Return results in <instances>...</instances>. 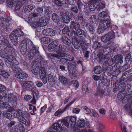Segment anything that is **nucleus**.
Wrapping results in <instances>:
<instances>
[{
  "mask_svg": "<svg viewBox=\"0 0 132 132\" xmlns=\"http://www.w3.org/2000/svg\"><path fill=\"white\" fill-rule=\"evenodd\" d=\"M76 118L74 116L68 117L65 119H62L58 120L57 122L55 123L54 127L56 128H59V129L64 130L66 129L64 128V126L68 127L70 125L71 126H73L76 124Z\"/></svg>",
  "mask_w": 132,
  "mask_h": 132,
  "instance_id": "f257e3e1",
  "label": "nucleus"
},
{
  "mask_svg": "<svg viewBox=\"0 0 132 132\" xmlns=\"http://www.w3.org/2000/svg\"><path fill=\"white\" fill-rule=\"evenodd\" d=\"M0 40V51H3L6 54H11L14 51V49L10 44L6 38L2 36Z\"/></svg>",
  "mask_w": 132,
  "mask_h": 132,
  "instance_id": "f03ea898",
  "label": "nucleus"
},
{
  "mask_svg": "<svg viewBox=\"0 0 132 132\" xmlns=\"http://www.w3.org/2000/svg\"><path fill=\"white\" fill-rule=\"evenodd\" d=\"M123 58V57L122 55H118L114 56L112 58L109 59L108 61H106L104 63L103 70L105 72L108 68L109 67H111L116 62H118L121 64L122 63Z\"/></svg>",
  "mask_w": 132,
  "mask_h": 132,
  "instance_id": "7ed1b4c3",
  "label": "nucleus"
},
{
  "mask_svg": "<svg viewBox=\"0 0 132 132\" xmlns=\"http://www.w3.org/2000/svg\"><path fill=\"white\" fill-rule=\"evenodd\" d=\"M66 57V61L68 62L69 61V62H71L72 63H75L76 61L74 60L75 58L73 56L70 55H67L65 53H62L60 54L59 55L56 54L54 53H50L48 55V57L49 59H52L51 57H54L57 59H59L60 57Z\"/></svg>",
  "mask_w": 132,
  "mask_h": 132,
  "instance_id": "20e7f679",
  "label": "nucleus"
},
{
  "mask_svg": "<svg viewBox=\"0 0 132 132\" xmlns=\"http://www.w3.org/2000/svg\"><path fill=\"white\" fill-rule=\"evenodd\" d=\"M115 37V33L113 31H111L102 36L101 40L105 43V45L107 46L111 43Z\"/></svg>",
  "mask_w": 132,
  "mask_h": 132,
  "instance_id": "39448f33",
  "label": "nucleus"
},
{
  "mask_svg": "<svg viewBox=\"0 0 132 132\" xmlns=\"http://www.w3.org/2000/svg\"><path fill=\"white\" fill-rule=\"evenodd\" d=\"M97 57L94 58V60H96L97 59L98 60L101 62L102 61H105L103 63V65L105 62L106 61H108V60L110 58V55L109 53L107 54L105 53L104 51H102L100 52L97 55ZM104 71V70H103Z\"/></svg>",
  "mask_w": 132,
  "mask_h": 132,
  "instance_id": "423d86ee",
  "label": "nucleus"
},
{
  "mask_svg": "<svg viewBox=\"0 0 132 132\" xmlns=\"http://www.w3.org/2000/svg\"><path fill=\"white\" fill-rule=\"evenodd\" d=\"M11 19L7 17L5 18L1 17L0 18V24L3 29L7 28L9 26Z\"/></svg>",
  "mask_w": 132,
  "mask_h": 132,
  "instance_id": "0eeeda50",
  "label": "nucleus"
},
{
  "mask_svg": "<svg viewBox=\"0 0 132 132\" xmlns=\"http://www.w3.org/2000/svg\"><path fill=\"white\" fill-rule=\"evenodd\" d=\"M9 112H13V116L15 118H18L19 120H20L23 117H26V114L24 113H23L22 111L18 110L16 112H15L14 109L12 107H11L9 110Z\"/></svg>",
  "mask_w": 132,
  "mask_h": 132,
  "instance_id": "6e6552de",
  "label": "nucleus"
},
{
  "mask_svg": "<svg viewBox=\"0 0 132 132\" xmlns=\"http://www.w3.org/2000/svg\"><path fill=\"white\" fill-rule=\"evenodd\" d=\"M47 20L45 18L41 17L40 19L37 20H34V28L36 27L37 26L43 27L45 26L47 24Z\"/></svg>",
  "mask_w": 132,
  "mask_h": 132,
  "instance_id": "1a4fd4ad",
  "label": "nucleus"
},
{
  "mask_svg": "<svg viewBox=\"0 0 132 132\" xmlns=\"http://www.w3.org/2000/svg\"><path fill=\"white\" fill-rule=\"evenodd\" d=\"M52 18L53 22L56 23L59 26L62 27L64 26V23L59 16L55 13H53L52 16Z\"/></svg>",
  "mask_w": 132,
  "mask_h": 132,
  "instance_id": "9d476101",
  "label": "nucleus"
},
{
  "mask_svg": "<svg viewBox=\"0 0 132 132\" xmlns=\"http://www.w3.org/2000/svg\"><path fill=\"white\" fill-rule=\"evenodd\" d=\"M110 26L109 19H108L101 22L99 25L98 30H103L108 28Z\"/></svg>",
  "mask_w": 132,
  "mask_h": 132,
  "instance_id": "9b49d317",
  "label": "nucleus"
},
{
  "mask_svg": "<svg viewBox=\"0 0 132 132\" xmlns=\"http://www.w3.org/2000/svg\"><path fill=\"white\" fill-rule=\"evenodd\" d=\"M38 48L37 46H34V57L35 58V62H38L39 63L41 62V57L38 51Z\"/></svg>",
  "mask_w": 132,
  "mask_h": 132,
  "instance_id": "f8f14e48",
  "label": "nucleus"
},
{
  "mask_svg": "<svg viewBox=\"0 0 132 132\" xmlns=\"http://www.w3.org/2000/svg\"><path fill=\"white\" fill-rule=\"evenodd\" d=\"M54 52L56 53L57 55H59L62 52V51L65 52L66 51L65 48L64 46H63L61 44H59L56 46L54 49L52 50Z\"/></svg>",
  "mask_w": 132,
  "mask_h": 132,
  "instance_id": "ddd939ff",
  "label": "nucleus"
},
{
  "mask_svg": "<svg viewBox=\"0 0 132 132\" xmlns=\"http://www.w3.org/2000/svg\"><path fill=\"white\" fill-rule=\"evenodd\" d=\"M43 12V9L42 7H38L36 9V13H34V20H37L40 16H41V14Z\"/></svg>",
  "mask_w": 132,
  "mask_h": 132,
  "instance_id": "4468645a",
  "label": "nucleus"
},
{
  "mask_svg": "<svg viewBox=\"0 0 132 132\" xmlns=\"http://www.w3.org/2000/svg\"><path fill=\"white\" fill-rule=\"evenodd\" d=\"M12 62L8 61L6 62V64L7 67L13 69L15 71L17 70L19 71H21V69L16 64L13 63Z\"/></svg>",
  "mask_w": 132,
  "mask_h": 132,
  "instance_id": "2eb2a0df",
  "label": "nucleus"
},
{
  "mask_svg": "<svg viewBox=\"0 0 132 132\" xmlns=\"http://www.w3.org/2000/svg\"><path fill=\"white\" fill-rule=\"evenodd\" d=\"M52 2L57 6H63L64 7L69 8L68 4L65 1L63 0H52Z\"/></svg>",
  "mask_w": 132,
  "mask_h": 132,
  "instance_id": "dca6fc26",
  "label": "nucleus"
},
{
  "mask_svg": "<svg viewBox=\"0 0 132 132\" xmlns=\"http://www.w3.org/2000/svg\"><path fill=\"white\" fill-rule=\"evenodd\" d=\"M24 33L22 31L19 29H18L13 31L12 32L11 35V38L12 39V37L14 36V37H20L23 35Z\"/></svg>",
  "mask_w": 132,
  "mask_h": 132,
  "instance_id": "f3484780",
  "label": "nucleus"
},
{
  "mask_svg": "<svg viewBox=\"0 0 132 132\" xmlns=\"http://www.w3.org/2000/svg\"><path fill=\"white\" fill-rule=\"evenodd\" d=\"M79 24L77 23H75L74 22L71 21L70 25V29H72L74 34H76L77 31L80 28Z\"/></svg>",
  "mask_w": 132,
  "mask_h": 132,
  "instance_id": "a211bd4d",
  "label": "nucleus"
},
{
  "mask_svg": "<svg viewBox=\"0 0 132 132\" xmlns=\"http://www.w3.org/2000/svg\"><path fill=\"white\" fill-rule=\"evenodd\" d=\"M43 34L46 36H54L55 34L54 31L51 29H46L43 30Z\"/></svg>",
  "mask_w": 132,
  "mask_h": 132,
  "instance_id": "6ab92c4d",
  "label": "nucleus"
},
{
  "mask_svg": "<svg viewBox=\"0 0 132 132\" xmlns=\"http://www.w3.org/2000/svg\"><path fill=\"white\" fill-rule=\"evenodd\" d=\"M6 90L5 87L0 84V99L5 98V97L6 95Z\"/></svg>",
  "mask_w": 132,
  "mask_h": 132,
  "instance_id": "aec40b11",
  "label": "nucleus"
},
{
  "mask_svg": "<svg viewBox=\"0 0 132 132\" xmlns=\"http://www.w3.org/2000/svg\"><path fill=\"white\" fill-rule=\"evenodd\" d=\"M16 77L18 79H23L28 77V74L24 71H21L16 73Z\"/></svg>",
  "mask_w": 132,
  "mask_h": 132,
  "instance_id": "412c9836",
  "label": "nucleus"
},
{
  "mask_svg": "<svg viewBox=\"0 0 132 132\" xmlns=\"http://www.w3.org/2000/svg\"><path fill=\"white\" fill-rule=\"evenodd\" d=\"M27 43L26 40H23L21 42L20 45V49L21 52H24V53H25L27 49Z\"/></svg>",
  "mask_w": 132,
  "mask_h": 132,
  "instance_id": "4be33fe9",
  "label": "nucleus"
},
{
  "mask_svg": "<svg viewBox=\"0 0 132 132\" xmlns=\"http://www.w3.org/2000/svg\"><path fill=\"white\" fill-rule=\"evenodd\" d=\"M98 1V0H90L89 2V8L91 11H94L95 10L96 7L94 4L97 2Z\"/></svg>",
  "mask_w": 132,
  "mask_h": 132,
  "instance_id": "5701e85b",
  "label": "nucleus"
},
{
  "mask_svg": "<svg viewBox=\"0 0 132 132\" xmlns=\"http://www.w3.org/2000/svg\"><path fill=\"white\" fill-rule=\"evenodd\" d=\"M93 25L91 23H88L86 24L85 26L86 29L92 34H94L95 31V28Z\"/></svg>",
  "mask_w": 132,
  "mask_h": 132,
  "instance_id": "b1692460",
  "label": "nucleus"
},
{
  "mask_svg": "<svg viewBox=\"0 0 132 132\" xmlns=\"http://www.w3.org/2000/svg\"><path fill=\"white\" fill-rule=\"evenodd\" d=\"M32 82L30 81H25L22 85V88L24 89H27L31 86Z\"/></svg>",
  "mask_w": 132,
  "mask_h": 132,
  "instance_id": "393cba45",
  "label": "nucleus"
},
{
  "mask_svg": "<svg viewBox=\"0 0 132 132\" xmlns=\"http://www.w3.org/2000/svg\"><path fill=\"white\" fill-rule=\"evenodd\" d=\"M105 92V90H103L100 87L98 86L97 88L96 92L95 95L98 97H100V98H101Z\"/></svg>",
  "mask_w": 132,
  "mask_h": 132,
  "instance_id": "a878e982",
  "label": "nucleus"
},
{
  "mask_svg": "<svg viewBox=\"0 0 132 132\" xmlns=\"http://www.w3.org/2000/svg\"><path fill=\"white\" fill-rule=\"evenodd\" d=\"M93 47L95 50L98 49L100 50L101 48L102 49L103 48L102 46L101 43L97 41H96L94 42Z\"/></svg>",
  "mask_w": 132,
  "mask_h": 132,
  "instance_id": "bb28decb",
  "label": "nucleus"
},
{
  "mask_svg": "<svg viewBox=\"0 0 132 132\" xmlns=\"http://www.w3.org/2000/svg\"><path fill=\"white\" fill-rule=\"evenodd\" d=\"M111 67L112 66L110 67H109L108 68L107 70H109L110 71H114L115 73H117V74H119L120 73V70L117 67L116 64L114 65L111 68Z\"/></svg>",
  "mask_w": 132,
  "mask_h": 132,
  "instance_id": "cd10ccee",
  "label": "nucleus"
},
{
  "mask_svg": "<svg viewBox=\"0 0 132 132\" xmlns=\"http://www.w3.org/2000/svg\"><path fill=\"white\" fill-rule=\"evenodd\" d=\"M109 16L108 14L106 12L104 11H103L99 13L98 15V18L99 19L102 20L105 19L106 17Z\"/></svg>",
  "mask_w": 132,
  "mask_h": 132,
  "instance_id": "c85d7f7f",
  "label": "nucleus"
},
{
  "mask_svg": "<svg viewBox=\"0 0 132 132\" xmlns=\"http://www.w3.org/2000/svg\"><path fill=\"white\" fill-rule=\"evenodd\" d=\"M59 79L61 82L64 85H66L68 82V78L62 75L59 76Z\"/></svg>",
  "mask_w": 132,
  "mask_h": 132,
  "instance_id": "c756f323",
  "label": "nucleus"
},
{
  "mask_svg": "<svg viewBox=\"0 0 132 132\" xmlns=\"http://www.w3.org/2000/svg\"><path fill=\"white\" fill-rule=\"evenodd\" d=\"M62 42L65 44L69 46L71 44L70 40L66 36H63L62 37Z\"/></svg>",
  "mask_w": 132,
  "mask_h": 132,
  "instance_id": "7c9ffc66",
  "label": "nucleus"
},
{
  "mask_svg": "<svg viewBox=\"0 0 132 132\" xmlns=\"http://www.w3.org/2000/svg\"><path fill=\"white\" fill-rule=\"evenodd\" d=\"M100 80L102 83L104 85L108 86L110 84V81L104 78L103 76H101Z\"/></svg>",
  "mask_w": 132,
  "mask_h": 132,
  "instance_id": "2f4dec72",
  "label": "nucleus"
},
{
  "mask_svg": "<svg viewBox=\"0 0 132 132\" xmlns=\"http://www.w3.org/2000/svg\"><path fill=\"white\" fill-rule=\"evenodd\" d=\"M76 33L78 36L80 37H82L85 36V32L80 28L76 31Z\"/></svg>",
  "mask_w": 132,
  "mask_h": 132,
  "instance_id": "473e14b6",
  "label": "nucleus"
},
{
  "mask_svg": "<svg viewBox=\"0 0 132 132\" xmlns=\"http://www.w3.org/2000/svg\"><path fill=\"white\" fill-rule=\"evenodd\" d=\"M58 42L57 40H54L48 46V48L49 50L55 48L56 45H58Z\"/></svg>",
  "mask_w": 132,
  "mask_h": 132,
  "instance_id": "72a5a7b5",
  "label": "nucleus"
},
{
  "mask_svg": "<svg viewBox=\"0 0 132 132\" xmlns=\"http://www.w3.org/2000/svg\"><path fill=\"white\" fill-rule=\"evenodd\" d=\"M8 54L6 55H2V57L7 59L8 60V61L13 62V60L15 59L14 57L13 56L11 55L12 53L11 54Z\"/></svg>",
  "mask_w": 132,
  "mask_h": 132,
  "instance_id": "f704fd0d",
  "label": "nucleus"
},
{
  "mask_svg": "<svg viewBox=\"0 0 132 132\" xmlns=\"http://www.w3.org/2000/svg\"><path fill=\"white\" fill-rule=\"evenodd\" d=\"M72 44L75 48L77 49H78L79 48L80 44L79 43V41L77 38H75Z\"/></svg>",
  "mask_w": 132,
  "mask_h": 132,
  "instance_id": "c9c22d12",
  "label": "nucleus"
},
{
  "mask_svg": "<svg viewBox=\"0 0 132 132\" xmlns=\"http://www.w3.org/2000/svg\"><path fill=\"white\" fill-rule=\"evenodd\" d=\"M51 7L50 6L45 7V9L44 11L45 14V16H46L48 17H49L50 14L51 13Z\"/></svg>",
  "mask_w": 132,
  "mask_h": 132,
  "instance_id": "e433bc0d",
  "label": "nucleus"
},
{
  "mask_svg": "<svg viewBox=\"0 0 132 132\" xmlns=\"http://www.w3.org/2000/svg\"><path fill=\"white\" fill-rule=\"evenodd\" d=\"M54 123L53 125H52V131H48L47 132H61L62 131H63V130H60L61 129H59V128H58L57 127V128H56L55 127H54L53 126H54V125L55 123Z\"/></svg>",
  "mask_w": 132,
  "mask_h": 132,
  "instance_id": "4c0bfd02",
  "label": "nucleus"
},
{
  "mask_svg": "<svg viewBox=\"0 0 132 132\" xmlns=\"http://www.w3.org/2000/svg\"><path fill=\"white\" fill-rule=\"evenodd\" d=\"M24 3L23 0H19L17 1L15 8L16 10L19 9Z\"/></svg>",
  "mask_w": 132,
  "mask_h": 132,
  "instance_id": "58836bf2",
  "label": "nucleus"
},
{
  "mask_svg": "<svg viewBox=\"0 0 132 132\" xmlns=\"http://www.w3.org/2000/svg\"><path fill=\"white\" fill-rule=\"evenodd\" d=\"M48 79L49 82H54L56 79L55 76L53 73H51L48 75Z\"/></svg>",
  "mask_w": 132,
  "mask_h": 132,
  "instance_id": "ea45409f",
  "label": "nucleus"
},
{
  "mask_svg": "<svg viewBox=\"0 0 132 132\" xmlns=\"http://www.w3.org/2000/svg\"><path fill=\"white\" fill-rule=\"evenodd\" d=\"M33 9V5H31L25 6L24 8V11L25 13H28L31 11Z\"/></svg>",
  "mask_w": 132,
  "mask_h": 132,
  "instance_id": "a19ab883",
  "label": "nucleus"
},
{
  "mask_svg": "<svg viewBox=\"0 0 132 132\" xmlns=\"http://www.w3.org/2000/svg\"><path fill=\"white\" fill-rule=\"evenodd\" d=\"M79 42L82 49L84 50H86L88 47V46L85 41L83 40H80Z\"/></svg>",
  "mask_w": 132,
  "mask_h": 132,
  "instance_id": "79ce46f5",
  "label": "nucleus"
},
{
  "mask_svg": "<svg viewBox=\"0 0 132 132\" xmlns=\"http://www.w3.org/2000/svg\"><path fill=\"white\" fill-rule=\"evenodd\" d=\"M85 121L84 119H80L78 121V125L79 128H84L85 126Z\"/></svg>",
  "mask_w": 132,
  "mask_h": 132,
  "instance_id": "37998d69",
  "label": "nucleus"
},
{
  "mask_svg": "<svg viewBox=\"0 0 132 132\" xmlns=\"http://www.w3.org/2000/svg\"><path fill=\"white\" fill-rule=\"evenodd\" d=\"M89 21L90 23L92 24H94L96 23L97 21V18L96 16L95 15H92L89 19Z\"/></svg>",
  "mask_w": 132,
  "mask_h": 132,
  "instance_id": "c03bdc74",
  "label": "nucleus"
},
{
  "mask_svg": "<svg viewBox=\"0 0 132 132\" xmlns=\"http://www.w3.org/2000/svg\"><path fill=\"white\" fill-rule=\"evenodd\" d=\"M39 74L40 76L46 75V70L44 68L42 67H40V68Z\"/></svg>",
  "mask_w": 132,
  "mask_h": 132,
  "instance_id": "a18cd8bd",
  "label": "nucleus"
},
{
  "mask_svg": "<svg viewBox=\"0 0 132 132\" xmlns=\"http://www.w3.org/2000/svg\"><path fill=\"white\" fill-rule=\"evenodd\" d=\"M11 35H10L9 38L11 40L12 42L13 43V44L15 46L17 45L18 42V38L17 37H14V36L12 37V39L11 38Z\"/></svg>",
  "mask_w": 132,
  "mask_h": 132,
  "instance_id": "49530a36",
  "label": "nucleus"
},
{
  "mask_svg": "<svg viewBox=\"0 0 132 132\" xmlns=\"http://www.w3.org/2000/svg\"><path fill=\"white\" fill-rule=\"evenodd\" d=\"M102 70V69L101 67L100 66H97L94 68V71L95 74H98L101 72Z\"/></svg>",
  "mask_w": 132,
  "mask_h": 132,
  "instance_id": "de8ad7c7",
  "label": "nucleus"
},
{
  "mask_svg": "<svg viewBox=\"0 0 132 132\" xmlns=\"http://www.w3.org/2000/svg\"><path fill=\"white\" fill-rule=\"evenodd\" d=\"M40 39L42 43L45 44L48 43L51 41L50 39L48 37H44Z\"/></svg>",
  "mask_w": 132,
  "mask_h": 132,
  "instance_id": "09e8293b",
  "label": "nucleus"
},
{
  "mask_svg": "<svg viewBox=\"0 0 132 132\" xmlns=\"http://www.w3.org/2000/svg\"><path fill=\"white\" fill-rule=\"evenodd\" d=\"M62 18L64 22L66 23H68L70 22V19L66 14L62 16Z\"/></svg>",
  "mask_w": 132,
  "mask_h": 132,
  "instance_id": "8fccbe9b",
  "label": "nucleus"
},
{
  "mask_svg": "<svg viewBox=\"0 0 132 132\" xmlns=\"http://www.w3.org/2000/svg\"><path fill=\"white\" fill-rule=\"evenodd\" d=\"M76 65V62H75V63H72L71 62H68V66L69 71V70H71L72 69H73L74 67H75Z\"/></svg>",
  "mask_w": 132,
  "mask_h": 132,
  "instance_id": "3c124183",
  "label": "nucleus"
},
{
  "mask_svg": "<svg viewBox=\"0 0 132 132\" xmlns=\"http://www.w3.org/2000/svg\"><path fill=\"white\" fill-rule=\"evenodd\" d=\"M105 7V5L104 4L102 3H100L98 4L96 6L97 10L98 11H100L101 10L103 9Z\"/></svg>",
  "mask_w": 132,
  "mask_h": 132,
  "instance_id": "603ef678",
  "label": "nucleus"
},
{
  "mask_svg": "<svg viewBox=\"0 0 132 132\" xmlns=\"http://www.w3.org/2000/svg\"><path fill=\"white\" fill-rule=\"evenodd\" d=\"M0 75L5 78H8L9 77V74L8 73L4 70L0 71Z\"/></svg>",
  "mask_w": 132,
  "mask_h": 132,
  "instance_id": "864d4df0",
  "label": "nucleus"
},
{
  "mask_svg": "<svg viewBox=\"0 0 132 132\" xmlns=\"http://www.w3.org/2000/svg\"><path fill=\"white\" fill-rule=\"evenodd\" d=\"M33 17V13H31V14H29L28 17V19L29 22V23L32 27L33 26V20H32Z\"/></svg>",
  "mask_w": 132,
  "mask_h": 132,
  "instance_id": "5fc2aeb1",
  "label": "nucleus"
},
{
  "mask_svg": "<svg viewBox=\"0 0 132 132\" xmlns=\"http://www.w3.org/2000/svg\"><path fill=\"white\" fill-rule=\"evenodd\" d=\"M77 4L78 8L79 10H81L83 7L84 9L85 8V7L82 4V2L80 0H77Z\"/></svg>",
  "mask_w": 132,
  "mask_h": 132,
  "instance_id": "6e6d98bb",
  "label": "nucleus"
},
{
  "mask_svg": "<svg viewBox=\"0 0 132 132\" xmlns=\"http://www.w3.org/2000/svg\"><path fill=\"white\" fill-rule=\"evenodd\" d=\"M127 74L126 72L124 73L122 75L121 78V81H127L128 80H129L127 78Z\"/></svg>",
  "mask_w": 132,
  "mask_h": 132,
  "instance_id": "4d7b16f0",
  "label": "nucleus"
},
{
  "mask_svg": "<svg viewBox=\"0 0 132 132\" xmlns=\"http://www.w3.org/2000/svg\"><path fill=\"white\" fill-rule=\"evenodd\" d=\"M70 10L75 13H78V10L77 6L75 5H72L70 9Z\"/></svg>",
  "mask_w": 132,
  "mask_h": 132,
  "instance_id": "13d9d810",
  "label": "nucleus"
},
{
  "mask_svg": "<svg viewBox=\"0 0 132 132\" xmlns=\"http://www.w3.org/2000/svg\"><path fill=\"white\" fill-rule=\"evenodd\" d=\"M25 117H22V118L19 120L20 122H22L24 124H25L26 125L28 126L29 125L30 122L29 121H28L24 118Z\"/></svg>",
  "mask_w": 132,
  "mask_h": 132,
  "instance_id": "bf43d9fd",
  "label": "nucleus"
},
{
  "mask_svg": "<svg viewBox=\"0 0 132 132\" xmlns=\"http://www.w3.org/2000/svg\"><path fill=\"white\" fill-rule=\"evenodd\" d=\"M122 92L120 91L118 94L117 97L118 99H123L124 98L125 94Z\"/></svg>",
  "mask_w": 132,
  "mask_h": 132,
  "instance_id": "052dcab7",
  "label": "nucleus"
},
{
  "mask_svg": "<svg viewBox=\"0 0 132 132\" xmlns=\"http://www.w3.org/2000/svg\"><path fill=\"white\" fill-rule=\"evenodd\" d=\"M69 71L70 73L74 77H76L77 74V71L74 69H72Z\"/></svg>",
  "mask_w": 132,
  "mask_h": 132,
  "instance_id": "680f3d73",
  "label": "nucleus"
},
{
  "mask_svg": "<svg viewBox=\"0 0 132 132\" xmlns=\"http://www.w3.org/2000/svg\"><path fill=\"white\" fill-rule=\"evenodd\" d=\"M70 19H75V16L72 12H67L66 14Z\"/></svg>",
  "mask_w": 132,
  "mask_h": 132,
  "instance_id": "e2e57ef3",
  "label": "nucleus"
},
{
  "mask_svg": "<svg viewBox=\"0 0 132 132\" xmlns=\"http://www.w3.org/2000/svg\"><path fill=\"white\" fill-rule=\"evenodd\" d=\"M3 115L9 119H11L12 117V114L7 112H4L3 113Z\"/></svg>",
  "mask_w": 132,
  "mask_h": 132,
  "instance_id": "0e129e2a",
  "label": "nucleus"
},
{
  "mask_svg": "<svg viewBox=\"0 0 132 132\" xmlns=\"http://www.w3.org/2000/svg\"><path fill=\"white\" fill-rule=\"evenodd\" d=\"M16 128L20 131H23L24 130V129L23 126L22 124H19L18 126H16Z\"/></svg>",
  "mask_w": 132,
  "mask_h": 132,
  "instance_id": "69168bd1",
  "label": "nucleus"
},
{
  "mask_svg": "<svg viewBox=\"0 0 132 132\" xmlns=\"http://www.w3.org/2000/svg\"><path fill=\"white\" fill-rule=\"evenodd\" d=\"M77 18L78 21L80 22L83 21L84 20V18L82 13H79L78 14Z\"/></svg>",
  "mask_w": 132,
  "mask_h": 132,
  "instance_id": "338daca9",
  "label": "nucleus"
},
{
  "mask_svg": "<svg viewBox=\"0 0 132 132\" xmlns=\"http://www.w3.org/2000/svg\"><path fill=\"white\" fill-rule=\"evenodd\" d=\"M119 87L121 88V91L123 92L126 88V85L125 83L124 82L121 83L120 84Z\"/></svg>",
  "mask_w": 132,
  "mask_h": 132,
  "instance_id": "774afa93",
  "label": "nucleus"
}]
</instances>
